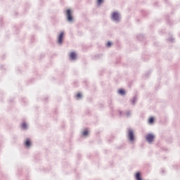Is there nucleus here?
Wrapping results in <instances>:
<instances>
[{
	"label": "nucleus",
	"mask_w": 180,
	"mask_h": 180,
	"mask_svg": "<svg viewBox=\"0 0 180 180\" xmlns=\"http://www.w3.org/2000/svg\"><path fill=\"white\" fill-rule=\"evenodd\" d=\"M118 92H119V94H120V95H124V94H125L124 90H123V89H120V90L118 91Z\"/></svg>",
	"instance_id": "nucleus-11"
},
{
	"label": "nucleus",
	"mask_w": 180,
	"mask_h": 180,
	"mask_svg": "<svg viewBox=\"0 0 180 180\" xmlns=\"http://www.w3.org/2000/svg\"><path fill=\"white\" fill-rule=\"evenodd\" d=\"M128 138L129 139L130 141H134V132L133 131V130H129Z\"/></svg>",
	"instance_id": "nucleus-1"
},
{
	"label": "nucleus",
	"mask_w": 180,
	"mask_h": 180,
	"mask_svg": "<svg viewBox=\"0 0 180 180\" xmlns=\"http://www.w3.org/2000/svg\"><path fill=\"white\" fill-rule=\"evenodd\" d=\"M70 58L72 60H76L77 59V53L75 52H71L69 55Z\"/></svg>",
	"instance_id": "nucleus-6"
},
{
	"label": "nucleus",
	"mask_w": 180,
	"mask_h": 180,
	"mask_svg": "<svg viewBox=\"0 0 180 180\" xmlns=\"http://www.w3.org/2000/svg\"><path fill=\"white\" fill-rule=\"evenodd\" d=\"M135 178L136 180H142L141 179V174L140 172H137L136 174Z\"/></svg>",
	"instance_id": "nucleus-8"
},
{
	"label": "nucleus",
	"mask_w": 180,
	"mask_h": 180,
	"mask_svg": "<svg viewBox=\"0 0 180 180\" xmlns=\"http://www.w3.org/2000/svg\"><path fill=\"white\" fill-rule=\"evenodd\" d=\"M146 140L148 143H153V141H154V135L150 134H148L146 136Z\"/></svg>",
	"instance_id": "nucleus-3"
},
{
	"label": "nucleus",
	"mask_w": 180,
	"mask_h": 180,
	"mask_svg": "<svg viewBox=\"0 0 180 180\" xmlns=\"http://www.w3.org/2000/svg\"><path fill=\"white\" fill-rule=\"evenodd\" d=\"M97 2L98 5H101L103 2V0H97Z\"/></svg>",
	"instance_id": "nucleus-14"
},
{
	"label": "nucleus",
	"mask_w": 180,
	"mask_h": 180,
	"mask_svg": "<svg viewBox=\"0 0 180 180\" xmlns=\"http://www.w3.org/2000/svg\"><path fill=\"white\" fill-rule=\"evenodd\" d=\"M21 127L22 129H23L24 130H26V129H27V124L25 122H23L22 124H21Z\"/></svg>",
	"instance_id": "nucleus-9"
},
{
	"label": "nucleus",
	"mask_w": 180,
	"mask_h": 180,
	"mask_svg": "<svg viewBox=\"0 0 180 180\" xmlns=\"http://www.w3.org/2000/svg\"><path fill=\"white\" fill-rule=\"evenodd\" d=\"M82 96V94H81V93H78L77 94V99H79V98H81Z\"/></svg>",
	"instance_id": "nucleus-12"
},
{
	"label": "nucleus",
	"mask_w": 180,
	"mask_h": 180,
	"mask_svg": "<svg viewBox=\"0 0 180 180\" xmlns=\"http://www.w3.org/2000/svg\"><path fill=\"white\" fill-rule=\"evenodd\" d=\"M25 144L26 147H30V146H32V141H30V139H26Z\"/></svg>",
	"instance_id": "nucleus-7"
},
{
	"label": "nucleus",
	"mask_w": 180,
	"mask_h": 180,
	"mask_svg": "<svg viewBox=\"0 0 180 180\" xmlns=\"http://www.w3.org/2000/svg\"><path fill=\"white\" fill-rule=\"evenodd\" d=\"M88 131L87 130H86V131H83V136H88Z\"/></svg>",
	"instance_id": "nucleus-13"
},
{
	"label": "nucleus",
	"mask_w": 180,
	"mask_h": 180,
	"mask_svg": "<svg viewBox=\"0 0 180 180\" xmlns=\"http://www.w3.org/2000/svg\"><path fill=\"white\" fill-rule=\"evenodd\" d=\"M112 18L113 20H119L120 19L119 13L117 12H113L112 15Z\"/></svg>",
	"instance_id": "nucleus-5"
},
{
	"label": "nucleus",
	"mask_w": 180,
	"mask_h": 180,
	"mask_svg": "<svg viewBox=\"0 0 180 180\" xmlns=\"http://www.w3.org/2000/svg\"><path fill=\"white\" fill-rule=\"evenodd\" d=\"M64 37V32H61L58 37V42L59 44H63V38Z\"/></svg>",
	"instance_id": "nucleus-4"
},
{
	"label": "nucleus",
	"mask_w": 180,
	"mask_h": 180,
	"mask_svg": "<svg viewBox=\"0 0 180 180\" xmlns=\"http://www.w3.org/2000/svg\"><path fill=\"white\" fill-rule=\"evenodd\" d=\"M66 13H67L68 20L69 22H72V14L71 13V10H67Z\"/></svg>",
	"instance_id": "nucleus-2"
},
{
	"label": "nucleus",
	"mask_w": 180,
	"mask_h": 180,
	"mask_svg": "<svg viewBox=\"0 0 180 180\" xmlns=\"http://www.w3.org/2000/svg\"><path fill=\"white\" fill-rule=\"evenodd\" d=\"M110 46H112V42L108 41V42L107 43V47H110Z\"/></svg>",
	"instance_id": "nucleus-15"
},
{
	"label": "nucleus",
	"mask_w": 180,
	"mask_h": 180,
	"mask_svg": "<svg viewBox=\"0 0 180 180\" xmlns=\"http://www.w3.org/2000/svg\"><path fill=\"white\" fill-rule=\"evenodd\" d=\"M148 123H150V124H153V123H154V117H150L148 120Z\"/></svg>",
	"instance_id": "nucleus-10"
}]
</instances>
